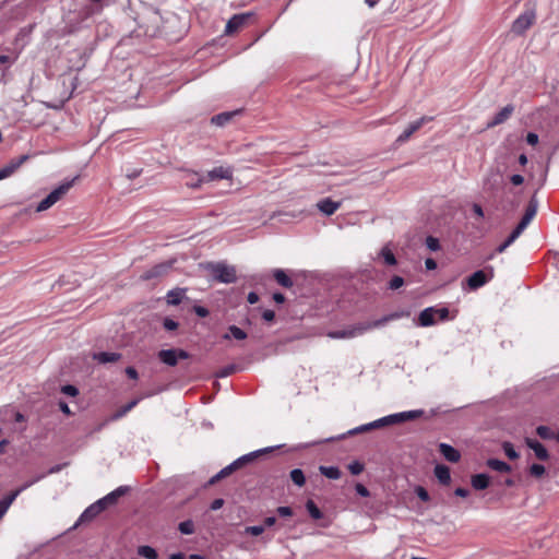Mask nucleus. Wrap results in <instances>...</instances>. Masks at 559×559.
I'll return each mask as SVG.
<instances>
[{
	"label": "nucleus",
	"mask_w": 559,
	"mask_h": 559,
	"mask_svg": "<svg viewBox=\"0 0 559 559\" xmlns=\"http://www.w3.org/2000/svg\"><path fill=\"white\" fill-rule=\"evenodd\" d=\"M78 176L72 179L64 180L57 188H55L44 200L36 206V212H44L56 204L74 185Z\"/></svg>",
	"instance_id": "1"
},
{
	"label": "nucleus",
	"mask_w": 559,
	"mask_h": 559,
	"mask_svg": "<svg viewBox=\"0 0 559 559\" xmlns=\"http://www.w3.org/2000/svg\"><path fill=\"white\" fill-rule=\"evenodd\" d=\"M206 269L210 272L211 276L219 283L231 284L235 283L237 280L236 269L233 265H227L223 262H217L209 263Z\"/></svg>",
	"instance_id": "2"
},
{
	"label": "nucleus",
	"mask_w": 559,
	"mask_h": 559,
	"mask_svg": "<svg viewBox=\"0 0 559 559\" xmlns=\"http://www.w3.org/2000/svg\"><path fill=\"white\" fill-rule=\"evenodd\" d=\"M536 22V9L534 5H527L525 11L521 13L511 24V33L522 36Z\"/></svg>",
	"instance_id": "3"
},
{
	"label": "nucleus",
	"mask_w": 559,
	"mask_h": 559,
	"mask_svg": "<svg viewBox=\"0 0 559 559\" xmlns=\"http://www.w3.org/2000/svg\"><path fill=\"white\" fill-rule=\"evenodd\" d=\"M495 276V270L492 266H486L484 270H478L471 274L466 278V284L471 290H476L484 285H486L489 281H491Z\"/></svg>",
	"instance_id": "4"
},
{
	"label": "nucleus",
	"mask_w": 559,
	"mask_h": 559,
	"mask_svg": "<svg viewBox=\"0 0 559 559\" xmlns=\"http://www.w3.org/2000/svg\"><path fill=\"white\" fill-rule=\"evenodd\" d=\"M502 187V176L498 169H489L483 178L481 188L483 191L495 195L500 191Z\"/></svg>",
	"instance_id": "5"
},
{
	"label": "nucleus",
	"mask_w": 559,
	"mask_h": 559,
	"mask_svg": "<svg viewBox=\"0 0 559 559\" xmlns=\"http://www.w3.org/2000/svg\"><path fill=\"white\" fill-rule=\"evenodd\" d=\"M157 356L163 364L174 367L180 359H188L190 354L182 348H170L159 350Z\"/></svg>",
	"instance_id": "6"
},
{
	"label": "nucleus",
	"mask_w": 559,
	"mask_h": 559,
	"mask_svg": "<svg viewBox=\"0 0 559 559\" xmlns=\"http://www.w3.org/2000/svg\"><path fill=\"white\" fill-rule=\"evenodd\" d=\"M388 424H386V420H385V416L379 418V419H376L371 423H368V424H364V425H360L356 428H353L350 430H348L346 433H343L338 437H331V438H328L325 439L324 441L326 442H330V441H334V440H341V439H344L347 435L349 436H353V435H357V433H361V432H366V431H369V430H372V429H378V428H382V427H386Z\"/></svg>",
	"instance_id": "7"
},
{
	"label": "nucleus",
	"mask_w": 559,
	"mask_h": 559,
	"mask_svg": "<svg viewBox=\"0 0 559 559\" xmlns=\"http://www.w3.org/2000/svg\"><path fill=\"white\" fill-rule=\"evenodd\" d=\"M432 118L424 116L408 124V127L397 136L395 143L401 145L405 143L416 131H418L426 122L431 121Z\"/></svg>",
	"instance_id": "8"
},
{
	"label": "nucleus",
	"mask_w": 559,
	"mask_h": 559,
	"mask_svg": "<svg viewBox=\"0 0 559 559\" xmlns=\"http://www.w3.org/2000/svg\"><path fill=\"white\" fill-rule=\"evenodd\" d=\"M424 414L423 409L406 411L385 416L388 426L413 420L420 417Z\"/></svg>",
	"instance_id": "9"
},
{
	"label": "nucleus",
	"mask_w": 559,
	"mask_h": 559,
	"mask_svg": "<svg viewBox=\"0 0 559 559\" xmlns=\"http://www.w3.org/2000/svg\"><path fill=\"white\" fill-rule=\"evenodd\" d=\"M415 324L420 328H429L437 324L436 307L430 306L421 310L415 320Z\"/></svg>",
	"instance_id": "10"
},
{
	"label": "nucleus",
	"mask_w": 559,
	"mask_h": 559,
	"mask_svg": "<svg viewBox=\"0 0 559 559\" xmlns=\"http://www.w3.org/2000/svg\"><path fill=\"white\" fill-rule=\"evenodd\" d=\"M251 16L252 13H240L233 15L226 23L225 34L233 35L239 31Z\"/></svg>",
	"instance_id": "11"
},
{
	"label": "nucleus",
	"mask_w": 559,
	"mask_h": 559,
	"mask_svg": "<svg viewBox=\"0 0 559 559\" xmlns=\"http://www.w3.org/2000/svg\"><path fill=\"white\" fill-rule=\"evenodd\" d=\"M171 266H173L171 262H163V263L156 264V265L152 266L151 269L146 270L141 275V280L151 281L153 278L162 277L169 272Z\"/></svg>",
	"instance_id": "12"
},
{
	"label": "nucleus",
	"mask_w": 559,
	"mask_h": 559,
	"mask_svg": "<svg viewBox=\"0 0 559 559\" xmlns=\"http://www.w3.org/2000/svg\"><path fill=\"white\" fill-rule=\"evenodd\" d=\"M274 447H267L260 450L252 451L250 453H247L237 460L234 461V464H236L237 469L240 468L242 465L252 462L253 460L262 456L265 453H270L274 450Z\"/></svg>",
	"instance_id": "13"
},
{
	"label": "nucleus",
	"mask_w": 559,
	"mask_h": 559,
	"mask_svg": "<svg viewBox=\"0 0 559 559\" xmlns=\"http://www.w3.org/2000/svg\"><path fill=\"white\" fill-rule=\"evenodd\" d=\"M525 444L527 448L534 451L535 456L540 461H546L549 459L548 450L545 445L536 439L525 438Z\"/></svg>",
	"instance_id": "14"
},
{
	"label": "nucleus",
	"mask_w": 559,
	"mask_h": 559,
	"mask_svg": "<svg viewBox=\"0 0 559 559\" xmlns=\"http://www.w3.org/2000/svg\"><path fill=\"white\" fill-rule=\"evenodd\" d=\"M441 455L451 463H457L461 460V453L449 443L441 442L438 445Z\"/></svg>",
	"instance_id": "15"
},
{
	"label": "nucleus",
	"mask_w": 559,
	"mask_h": 559,
	"mask_svg": "<svg viewBox=\"0 0 559 559\" xmlns=\"http://www.w3.org/2000/svg\"><path fill=\"white\" fill-rule=\"evenodd\" d=\"M121 357L122 355L116 352H98L93 354V359L102 365L117 362Z\"/></svg>",
	"instance_id": "16"
},
{
	"label": "nucleus",
	"mask_w": 559,
	"mask_h": 559,
	"mask_svg": "<svg viewBox=\"0 0 559 559\" xmlns=\"http://www.w3.org/2000/svg\"><path fill=\"white\" fill-rule=\"evenodd\" d=\"M514 111V106L509 104L507 106H504L501 110H499L493 119L488 123V127H495V126H498V124H501L503 123L504 121H507L510 116L512 115V112Z\"/></svg>",
	"instance_id": "17"
},
{
	"label": "nucleus",
	"mask_w": 559,
	"mask_h": 559,
	"mask_svg": "<svg viewBox=\"0 0 559 559\" xmlns=\"http://www.w3.org/2000/svg\"><path fill=\"white\" fill-rule=\"evenodd\" d=\"M319 211L326 216L334 214L337 209L341 206V202H335L330 198L322 199L317 204Z\"/></svg>",
	"instance_id": "18"
},
{
	"label": "nucleus",
	"mask_w": 559,
	"mask_h": 559,
	"mask_svg": "<svg viewBox=\"0 0 559 559\" xmlns=\"http://www.w3.org/2000/svg\"><path fill=\"white\" fill-rule=\"evenodd\" d=\"M207 180H217V179H230L233 177V170L228 167L218 166L207 171Z\"/></svg>",
	"instance_id": "19"
},
{
	"label": "nucleus",
	"mask_w": 559,
	"mask_h": 559,
	"mask_svg": "<svg viewBox=\"0 0 559 559\" xmlns=\"http://www.w3.org/2000/svg\"><path fill=\"white\" fill-rule=\"evenodd\" d=\"M186 288L176 287L167 293L166 300L168 305L178 306L186 297Z\"/></svg>",
	"instance_id": "20"
},
{
	"label": "nucleus",
	"mask_w": 559,
	"mask_h": 559,
	"mask_svg": "<svg viewBox=\"0 0 559 559\" xmlns=\"http://www.w3.org/2000/svg\"><path fill=\"white\" fill-rule=\"evenodd\" d=\"M240 110L224 111L212 117L211 122L217 127L226 126Z\"/></svg>",
	"instance_id": "21"
},
{
	"label": "nucleus",
	"mask_w": 559,
	"mask_h": 559,
	"mask_svg": "<svg viewBox=\"0 0 559 559\" xmlns=\"http://www.w3.org/2000/svg\"><path fill=\"white\" fill-rule=\"evenodd\" d=\"M435 476L442 485H449L451 481V472L450 468L447 465L438 464L435 467Z\"/></svg>",
	"instance_id": "22"
},
{
	"label": "nucleus",
	"mask_w": 559,
	"mask_h": 559,
	"mask_svg": "<svg viewBox=\"0 0 559 559\" xmlns=\"http://www.w3.org/2000/svg\"><path fill=\"white\" fill-rule=\"evenodd\" d=\"M471 483L474 489L484 490L488 488L490 484V477L488 474L479 473L472 476Z\"/></svg>",
	"instance_id": "23"
},
{
	"label": "nucleus",
	"mask_w": 559,
	"mask_h": 559,
	"mask_svg": "<svg viewBox=\"0 0 559 559\" xmlns=\"http://www.w3.org/2000/svg\"><path fill=\"white\" fill-rule=\"evenodd\" d=\"M273 277L277 282L278 285H281L285 288H290L294 285V282L290 278V276L282 269H275L273 271Z\"/></svg>",
	"instance_id": "24"
},
{
	"label": "nucleus",
	"mask_w": 559,
	"mask_h": 559,
	"mask_svg": "<svg viewBox=\"0 0 559 559\" xmlns=\"http://www.w3.org/2000/svg\"><path fill=\"white\" fill-rule=\"evenodd\" d=\"M129 489L130 488L128 486H119L111 492L104 496V498L110 507L115 506L117 504L118 500L129 491Z\"/></svg>",
	"instance_id": "25"
},
{
	"label": "nucleus",
	"mask_w": 559,
	"mask_h": 559,
	"mask_svg": "<svg viewBox=\"0 0 559 559\" xmlns=\"http://www.w3.org/2000/svg\"><path fill=\"white\" fill-rule=\"evenodd\" d=\"M486 464L489 468L499 473H510L512 469L511 465H509L504 461L495 457L488 459Z\"/></svg>",
	"instance_id": "26"
},
{
	"label": "nucleus",
	"mask_w": 559,
	"mask_h": 559,
	"mask_svg": "<svg viewBox=\"0 0 559 559\" xmlns=\"http://www.w3.org/2000/svg\"><path fill=\"white\" fill-rule=\"evenodd\" d=\"M538 210V200L536 198V194H533L532 198L528 201V204L526 206L525 213L522 218L530 222L535 217Z\"/></svg>",
	"instance_id": "27"
},
{
	"label": "nucleus",
	"mask_w": 559,
	"mask_h": 559,
	"mask_svg": "<svg viewBox=\"0 0 559 559\" xmlns=\"http://www.w3.org/2000/svg\"><path fill=\"white\" fill-rule=\"evenodd\" d=\"M319 472L321 475L325 476L326 478L329 479H338L342 475V472L341 469L337 467V466H325V465H320L319 466Z\"/></svg>",
	"instance_id": "28"
},
{
	"label": "nucleus",
	"mask_w": 559,
	"mask_h": 559,
	"mask_svg": "<svg viewBox=\"0 0 559 559\" xmlns=\"http://www.w3.org/2000/svg\"><path fill=\"white\" fill-rule=\"evenodd\" d=\"M235 338L237 341H243L247 338V333L237 325H229L228 333L223 335L224 340Z\"/></svg>",
	"instance_id": "29"
},
{
	"label": "nucleus",
	"mask_w": 559,
	"mask_h": 559,
	"mask_svg": "<svg viewBox=\"0 0 559 559\" xmlns=\"http://www.w3.org/2000/svg\"><path fill=\"white\" fill-rule=\"evenodd\" d=\"M140 397H136V399H133L131 400L129 403H127L126 405L121 406L114 415H112V419L114 420H117V419H120L122 418L123 416H126L131 409H133L140 402Z\"/></svg>",
	"instance_id": "30"
},
{
	"label": "nucleus",
	"mask_w": 559,
	"mask_h": 559,
	"mask_svg": "<svg viewBox=\"0 0 559 559\" xmlns=\"http://www.w3.org/2000/svg\"><path fill=\"white\" fill-rule=\"evenodd\" d=\"M99 513L100 512L97 510L96 506H94V503H92L80 515L76 524L90 522V521L94 520Z\"/></svg>",
	"instance_id": "31"
},
{
	"label": "nucleus",
	"mask_w": 559,
	"mask_h": 559,
	"mask_svg": "<svg viewBox=\"0 0 559 559\" xmlns=\"http://www.w3.org/2000/svg\"><path fill=\"white\" fill-rule=\"evenodd\" d=\"M436 317H437V322L438 321H440V322L452 321L456 317V311H454L451 314L448 307H441V308L436 307Z\"/></svg>",
	"instance_id": "32"
},
{
	"label": "nucleus",
	"mask_w": 559,
	"mask_h": 559,
	"mask_svg": "<svg viewBox=\"0 0 559 559\" xmlns=\"http://www.w3.org/2000/svg\"><path fill=\"white\" fill-rule=\"evenodd\" d=\"M379 257H381L383 259V261L386 265H395L397 263V260L389 246H384L380 250Z\"/></svg>",
	"instance_id": "33"
},
{
	"label": "nucleus",
	"mask_w": 559,
	"mask_h": 559,
	"mask_svg": "<svg viewBox=\"0 0 559 559\" xmlns=\"http://www.w3.org/2000/svg\"><path fill=\"white\" fill-rule=\"evenodd\" d=\"M28 159V155H21V156H17V157H14L12 159L9 160V163L7 165H4L9 173L14 174L21 166L24 162H26Z\"/></svg>",
	"instance_id": "34"
},
{
	"label": "nucleus",
	"mask_w": 559,
	"mask_h": 559,
	"mask_svg": "<svg viewBox=\"0 0 559 559\" xmlns=\"http://www.w3.org/2000/svg\"><path fill=\"white\" fill-rule=\"evenodd\" d=\"M306 510L308 511L309 515L313 520H320L323 518L322 511L319 509V507L316 504V502L311 499L307 500Z\"/></svg>",
	"instance_id": "35"
},
{
	"label": "nucleus",
	"mask_w": 559,
	"mask_h": 559,
	"mask_svg": "<svg viewBox=\"0 0 559 559\" xmlns=\"http://www.w3.org/2000/svg\"><path fill=\"white\" fill-rule=\"evenodd\" d=\"M138 554H139V556L146 558V559H157V557H158L156 549L148 545L140 546L138 548Z\"/></svg>",
	"instance_id": "36"
},
{
	"label": "nucleus",
	"mask_w": 559,
	"mask_h": 559,
	"mask_svg": "<svg viewBox=\"0 0 559 559\" xmlns=\"http://www.w3.org/2000/svg\"><path fill=\"white\" fill-rule=\"evenodd\" d=\"M290 479L298 487H302L306 484L305 473L300 468H294L290 471Z\"/></svg>",
	"instance_id": "37"
},
{
	"label": "nucleus",
	"mask_w": 559,
	"mask_h": 559,
	"mask_svg": "<svg viewBox=\"0 0 559 559\" xmlns=\"http://www.w3.org/2000/svg\"><path fill=\"white\" fill-rule=\"evenodd\" d=\"M536 433L544 440L556 439L557 432L552 431L548 426L540 425L536 428Z\"/></svg>",
	"instance_id": "38"
},
{
	"label": "nucleus",
	"mask_w": 559,
	"mask_h": 559,
	"mask_svg": "<svg viewBox=\"0 0 559 559\" xmlns=\"http://www.w3.org/2000/svg\"><path fill=\"white\" fill-rule=\"evenodd\" d=\"M519 237L520 235L512 230L511 234L507 237V239L497 247L496 252H504L507 248L510 247Z\"/></svg>",
	"instance_id": "39"
},
{
	"label": "nucleus",
	"mask_w": 559,
	"mask_h": 559,
	"mask_svg": "<svg viewBox=\"0 0 559 559\" xmlns=\"http://www.w3.org/2000/svg\"><path fill=\"white\" fill-rule=\"evenodd\" d=\"M178 530L183 535H191L195 532L194 523L192 520H186L178 524Z\"/></svg>",
	"instance_id": "40"
},
{
	"label": "nucleus",
	"mask_w": 559,
	"mask_h": 559,
	"mask_svg": "<svg viewBox=\"0 0 559 559\" xmlns=\"http://www.w3.org/2000/svg\"><path fill=\"white\" fill-rule=\"evenodd\" d=\"M528 473L531 476H533L535 478H540L545 475L546 468L542 464L533 463L528 468Z\"/></svg>",
	"instance_id": "41"
},
{
	"label": "nucleus",
	"mask_w": 559,
	"mask_h": 559,
	"mask_svg": "<svg viewBox=\"0 0 559 559\" xmlns=\"http://www.w3.org/2000/svg\"><path fill=\"white\" fill-rule=\"evenodd\" d=\"M356 335V330H341L334 331L329 334L332 338H350Z\"/></svg>",
	"instance_id": "42"
},
{
	"label": "nucleus",
	"mask_w": 559,
	"mask_h": 559,
	"mask_svg": "<svg viewBox=\"0 0 559 559\" xmlns=\"http://www.w3.org/2000/svg\"><path fill=\"white\" fill-rule=\"evenodd\" d=\"M502 449H503V452L504 454L510 459V460H516L519 457V453L518 451L514 449L513 444L511 442H503L502 443Z\"/></svg>",
	"instance_id": "43"
},
{
	"label": "nucleus",
	"mask_w": 559,
	"mask_h": 559,
	"mask_svg": "<svg viewBox=\"0 0 559 559\" xmlns=\"http://www.w3.org/2000/svg\"><path fill=\"white\" fill-rule=\"evenodd\" d=\"M405 284V281L402 276L394 275L388 283V288L391 290H396L401 288Z\"/></svg>",
	"instance_id": "44"
},
{
	"label": "nucleus",
	"mask_w": 559,
	"mask_h": 559,
	"mask_svg": "<svg viewBox=\"0 0 559 559\" xmlns=\"http://www.w3.org/2000/svg\"><path fill=\"white\" fill-rule=\"evenodd\" d=\"M236 370H237V366L236 365H234V364L227 365V366L221 368L216 372V377L217 378H226V377L233 374Z\"/></svg>",
	"instance_id": "45"
},
{
	"label": "nucleus",
	"mask_w": 559,
	"mask_h": 559,
	"mask_svg": "<svg viewBox=\"0 0 559 559\" xmlns=\"http://www.w3.org/2000/svg\"><path fill=\"white\" fill-rule=\"evenodd\" d=\"M47 474H39V475L35 476L31 480H27L23 485H21L16 490L21 495L24 490H26L27 488H29L34 484L38 483L39 480H41Z\"/></svg>",
	"instance_id": "46"
},
{
	"label": "nucleus",
	"mask_w": 559,
	"mask_h": 559,
	"mask_svg": "<svg viewBox=\"0 0 559 559\" xmlns=\"http://www.w3.org/2000/svg\"><path fill=\"white\" fill-rule=\"evenodd\" d=\"M263 525L246 526L243 530L245 535L259 536L264 532Z\"/></svg>",
	"instance_id": "47"
},
{
	"label": "nucleus",
	"mask_w": 559,
	"mask_h": 559,
	"mask_svg": "<svg viewBox=\"0 0 559 559\" xmlns=\"http://www.w3.org/2000/svg\"><path fill=\"white\" fill-rule=\"evenodd\" d=\"M426 246L430 251H438L441 248L439 239L433 236L426 238Z\"/></svg>",
	"instance_id": "48"
},
{
	"label": "nucleus",
	"mask_w": 559,
	"mask_h": 559,
	"mask_svg": "<svg viewBox=\"0 0 559 559\" xmlns=\"http://www.w3.org/2000/svg\"><path fill=\"white\" fill-rule=\"evenodd\" d=\"M20 496L19 491L15 489L11 491L9 495H7L4 498L0 500L1 503H4V506L9 509L10 506L13 503V501Z\"/></svg>",
	"instance_id": "49"
},
{
	"label": "nucleus",
	"mask_w": 559,
	"mask_h": 559,
	"mask_svg": "<svg viewBox=\"0 0 559 559\" xmlns=\"http://www.w3.org/2000/svg\"><path fill=\"white\" fill-rule=\"evenodd\" d=\"M364 464L359 461H353L348 464V469L353 475H359L364 471Z\"/></svg>",
	"instance_id": "50"
},
{
	"label": "nucleus",
	"mask_w": 559,
	"mask_h": 559,
	"mask_svg": "<svg viewBox=\"0 0 559 559\" xmlns=\"http://www.w3.org/2000/svg\"><path fill=\"white\" fill-rule=\"evenodd\" d=\"M61 392L68 396H76L79 394V389L73 384H66L61 386Z\"/></svg>",
	"instance_id": "51"
},
{
	"label": "nucleus",
	"mask_w": 559,
	"mask_h": 559,
	"mask_svg": "<svg viewBox=\"0 0 559 559\" xmlns=\"http://www.w3.org/2000/svg\"><path fill=\"white\" fill-rule=\"evenodd\" d=\"M415 493L417 495V497L424 501V502H428L430 500V496H429V492L427 491L426 488H424L423 486H417L415 488Z\"/></svg>",
	"instance_id": "52"
},
{
	"label": "nucleus",
	"mask_w": 559,
	"mask_h": 559,
	"mask_svg": "<svg viewBox=\"0 0 559 559\" xmlns=\"http://www.w3.org/2000/svg\"><path fill=\"white\" fill-rule=\"evenodd\" d=\"M178 325H179L178 322L169 317H166L163 320V326L167 331H175L178 329Z\"/></svg>",
	"instance_id": "53"
},
{
	"label": "nucleus",
	"mask_w": 559,
	"mask_h": 559,
	"mask_svg": "<svg viewBox=\"0 0 559 559\" xmlns=\"http://www.w3.org/2000/svg\"><path fill=\"white\" fill-rule=\"evenodd\" d=\"M236 469H237L236 464H234V462H233L229 465L222 468L218 472V476L223 479V478L227 477L228 475H230Z\"/></svg>",
	"instance_id": "54"
},
{
	"label": "nucleus",
	"mask_w": 559,
	"mask_h": 559,
	"mask_svg": "<svg viewBox=\"0 0 559 559\" xmlns=\"http://www.w3.org/2000/svg\"><path fill=\"white\" fill-rule=\"evenodd\" d=\"M276 513L281 516V518H289L293 515V509L290 507H286V506H283V507H278L276 509Z\"/></svg>",
	"instance_id": "55"
},
{
	"label": "nucleus",
	"mask_w": 559,
	"mask_h": 559,
	"mask_svg": "<svg viewBox=\"0 0 559 559\" xmlns=\"http://www.w3.org/2000/svg\"><path fill=\"white\" fill-rule=\"evenodd\" d=\"M193 312L200 317V318H206L209 314H210V311L207 308L203 307V306H199V305H195L193 307Z\"/></svg>",
	"instance_id": "56"
},
{
	"label": "nucleus",
	"mask_w": 559,
	"mask_h": 559,
	"mask_svg": "<svg viewBox=\"0 0 559 559\" xmlns=\"http://www.w3.org/2000/svg\"><path fill=\"white\" fill-rule=\"evenodd\" d=\"M355 490H356L357 495H359L360 497H369L370 496L369 489L360 483H357L355 485Z\"/></svg>",
	"instance_id": "57"
},
{
	"label": "nucleus",
	"mask_w": 559,
	"mask_h": 559,
	"mask_svg": "<svg viewBox=\"0 0 559 559\" xmlns=\"http://www.w3.org/2000/svg\"><path fill=\"white\" fill-rule=\"evenodd\" d=\"M389 316L392 321V320H397L401 318H407L411 316V312L408 310H399V311H394V312L390 313Z\"/></svg>",
	"instance_id": "58"
},
{
	"label": "nucleus",
	"mask_w": 559,
	"mask_h": 559,
	"mask_svg": "<svg viewBox=\"0 0 559 559\" xmlns=\"http://www.w3.org/2000/svg\"><path fill=\"white\" fill-rule=\"evenodd\" d=\"M94 506H96L100 513L110 507L104 497L95 501Z\"/></svg>",
	"instance_id": "59"
},
{
	"label": "nucleus",
	"mask_w": 559,
	"mask_h": 559,
	"mask_svg": "<svg viewBox=\"0 0 559 559\" xmlns=\"http://www.w3.org/2000/svg\"><path fill=\"white\" fill-rule=\"evenodd\" d=\"M224 503H225V501H224V499H223V498H216V499H214V500L211 502V504H210V509H211L212 511H217V510H219L221 508H223Z\"/></svg>",
	"instance_id": "60"
},
{
	"label": "nucleus",
	"mask_w": 559,
	"mask_h": 559,
	"mask_svg": "<svg viewBox=\"0 0 559 559\" xmlns=\"http://www.w3.org/2000/svg\"><path fill=\"white\" fill-rule=\"evenodd\" d=\"M528 224H530V222L525 221L524 218H521V221L519 222V224L515 226V228L513 230L521 236L522 233L528 226Z\"/></svg>",
	"instance_id": "61"
},
{
	"label": "nucleus",
	"mask_w": 559,
	"mask_h": 559,
	"mask_svg": "<svg viewBox=\"0 0 559 559\" xmlns=\"http://www.w3.org/2000/svg\"><path fill=\"white\" fill-rule=\"evenodd\" d=\"M510 182L513 186H521L524 182V177L520 174H514L510 176Z\"/></svg>",
	"instance_id": "62"
},
{
	"label": "nucleus",
	"mask_w": 559,
	"mask_h": 559,
	"mask_svg": "<svg viewBox=\"0 0 559 559\" xmlns=\"http://www.w3.org/2000/svg\"><path fill=\"white\" fill-rule=\"evenodd\" d=\"M262 319L266 322H272L275 319V312L271 309H265L262 312Z\"/></svg>",
	"instance_id": "63"
},
{
	"label": "nucleus",
	"mask_w": 559,
	"mask_h": 559,
	"mask_svg": "<svg viewBox=\"0 0 559 559\" xmlns=\"http://www.w3.org/2000/svg\"><path fill=\"white\" fill-rule=\"evenodd\" d=\"M538 134L535 132H528L526 135V142L530 145H536L538 143Z\"/></svg>",
	"instance_id": "64"
}]
</instances>
